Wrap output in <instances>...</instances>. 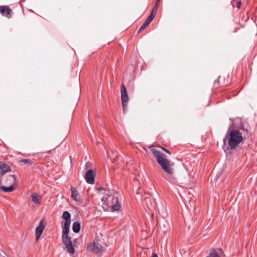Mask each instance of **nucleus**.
I'll use <instances>...</instances> for the list:
<instances>
[{
    "label": "nucleus",
    "mask_w": 257,
    "mask_h": 257,
    "mask_svg": "<svg viewBox=\"0 0 257 257\" xmlns=\"http://www.w3.org/2000/svg\"><path fill=\"white\" fill-rule=\"evenodd\" d=\"M62 217L63 219L62 222V242L66 246L67 252L71 255L74 253L75 249L72 245L71 238L68 236L71 224V215L68 211H65L63 213Z\"/></svg>",
    "instance_id": "f257e3e1"
},
{
    "label": "nucleus",
    "mask_w": 257,
    "mask_h": 257,
    "mask_svg": "<svg viewBox=\"0 0 257 257\" xmlns=\"http://www.w3.org/2000/svg\"><path fill=\"white\" fill-rule=\"evenodd\" d=\"M101 193L104 194L101 198V201L106 203L108 206L111 207L113 211H118L120 207L118 202V198L113 195V191L105 189L103 188H99L98 189Z\"/></svg>",
    "instance_id": "f03ea898"
},
{
    "label": "nucleus",
    "mask_w": 257,
    "mask_h": 257,
    "mask_svg": "<svg viewBox=\"0 0 257 257\" xmlns=\"http://www.w3.org/2000/svg\"><path fill=\"white\" fill-rule=\"evenodd\" d=\"M164 171L166 173L165 178L166 180L171 183L176 182L174 177V163L173 162H158Z\"/></svg>",
    "instance_id": "7ed1b4c3"
},
{
    "label": "nucleus",
    "mask_w": 257,
    "mask_h": 257,
    "mask_svg": "<svg viewBox=\"0 0 257 257\" xmlns=\"http://www.w3.org/2000/svg\"><path fill=\"white\" fill-rule=\"evenodd\" d=\"M242 134L237 130H232L229 134L228 148L231 150L235 149L242 141Z\"/></svg>",
    "instance_id": "20e7f679"
},
{
    "label": "nucleus",
    "mask_w": 257,
    "mask_h": 257,
    "mask_svg": "<svg viewBox=\"0 0 257 257\" xmlns=\"http://www.w3.org/2000/svg\"><path fill=\"white\" fill-rule=\"evenodd\" d=\"M86 172L84 176L86 182L90 184L94 183V172L95 171V167L91 163L87 162L85 165Z\"/></svg>",
    "instance_id": "39448f33"
},
{
    "label": "nucleus",
    "mask_w": 257,
    "mask_h": 257,
    "mask_svg": "<svg viewBox=\"0 0 257 257\" xmlns=\"http://www.w3.org/2000/svg\"><path fill=\"white\" fill-rule=\"evenodd\" d=\"M101 243L102 241L100 239L95 238L92 243L88 245V249L96 254H99L104 248Z\"/></svg>",
    "instance_id": "423d86ee"
},
{
    "label": "nucleus",
    "mask_w": 257,
    "mask_h": 257,
    "mask_svg": "<svg viewBox=\"0 0 257 257\" xmlns=\"http://www.w3.org/2000/svg\"><path fill=\"white\" fill-rule=\"evenodd\" d=\"M191 180L189 175L185 173L183 175L179 176L178 179H176L175 184L179 183L182 186L187 187H189L191 184Z\"/></svg>",
    "instance_id": "0eeeda50"
},
{
    "label": "nucleus",
    "mask_w": 257,
    "mask_h": 257,
    "mask_svg": "<svg viewBox=\"0 0 257 257\" xmlns=\"http://www.w3.org/2000/svg\"><path fill=\"white\" fill-rule=\"evenodd\" d=\"M121 97L122 107L124 111H125L127 107V102L128 101V96L127 93L126 88L124 84H122L121 86Z\"/></svg>",
    "instance_id": "6e6552de"
},
{
    "label": "nucleus",
    "mask_w": 257,
    "mask_h": 257,
    "mask_svg": "<svg viewBox=\"0 0 257 257\" xmlns=\"http://www.w3.org/2000/svg\"><path fill=\"white\" fill-rule=\"evenodd\" d=\"M45 227V224L43 220H41L39 224V226L36 228L35 230L36 240L38 241L40 238L42 233H43Z\"/></svg>",
    "instance_id": "1a4fd4ad"
},
{
    "label": "nucleus",
    "mask_w": 257,
    "mask_h": 257,
    "mask_svg": "<svg viewBox=\"0 0 257 257\" xmlns=\"http://www.w3.org/2000/svg\"><path fill=\"white\" fill-rule=\"evenodd\" d=\"M151 151L157 160V161H168L166 156L162 152L157 150L156 149L153 148L151 149Z\"/></svg>",
    "instance_id": "9d476101"
},
{
    "label": "nucleus",
    "mask_w": 257,
    "mask_h": 257,
    "mask_svg": "<svg viewBox=\"0 0 257 257\" xmlns=\"http://www.w3.org/2000/svg\"><path fill=\"white\" fill-rule=\"evenodd\" d=\"M11 167L5 162H0V175L3 176L6 173L10 172Z\"/></svg>",
    "instance_id": "9b49d317"
},
{
    "label": "nucleus",
    "mask_w": 257,
    "mask_h": 257,
    "mask_svg": "<svg viewBox=\"0 0 257 257\" xmlns=\"http://www.w3.org/2000/svg\"><path fill=\"white\" fill-rule=\"evenodd\" d=\"M12 11L8 6H0V13L4 16L11 17Z\"/></svg>",
    "instance_id": "f8f14e48"
},
{
    "label": "nucleus",
    "mask_w": 257,
    "mask_h": 257,
    "mask_svg": "<svg viewBox=\"0 0 257 257\" xmlns=\"http://www.w3.org/2000/svg\"><path fill=\"white\" fill-rule=\"evenodd\" d=\"M71 197L74 200L79 202L81 201V196L77 190L73 187L71 188Z\"/></svg>",
    "instance_id": "ddd939ff"
},
{
    "label": "nucleus",
    "mask_w": 257,
    "mask_h": 257,
    "mask_svg": "<svg viewBox=\"0 0 257 257\" xmlns=\"http://www.w3.org/2000/svg\"><path fill=\"white\" fill-rule=\"evenodd\" d=\"M32 201L36 204L39 205L41 203L42 197L37 193H33L31 195Z\"/></svg>",
    "instance_id": "4468645a"
},
{
    "label": "nucleus",
    "mask_w": 257,
    "mask_h": 257,
    "mask_svg": "<svg viewBox=\"0 0 257 257\" xmlns=\"http://www.w3.org/2000/svg\"><path fill=\"white\" fill-rule=\"evenodd\" d=\"M16 179L15 175L7 176L4 180V183L7 184L14 185L16 182Z\"/></svg>",
    "instance_id": "2eb2a0df"
},
{
    "label": "nucleus",
    "mask_w": 257,
    "mask_h": 257,
    "mask_svg": "<svg viewBox=\"0 0 257 257\" xmlns=\"http://www.w3.org/2000/svg\"><path fill=\"white\" fill-rule=\"evenodd\" d=\"M154 18L152 17V16L149 15L147 20L145 21L143 25L139 28L138 32H141L143 31L146 27L148 26L151 22L153 20Z\"/></svg>",
    "instance_id": "dca6fc26"
},
{
    "label": "nucleus",
    "mask_w": 257,
    "mask_h": 257,
    "mask_svg": "<svg viewBox=\"0 0 257 257\" xmlns=\"http://www.w3.org/2000/svg\"><path fill=\"white\" fill-rule=\"evenodd\" d=\"M159 3L160 0H157L155 5L153 8L151 14H150V16H152L153 18H155L157 13V10L158 9L159 6Z\"/></svg>",
    "instance_id": "f3484780"
},
{
    "label": "nucleus",
    "mask_w": 257,
    "mask_h": 257,
    "mask_svg": "<svg viewBox=\"0 0 257 257\" xmlns=\"http://www.w3.org/2000/svg\"><path fill=\"white\" fill-rule=\"evenodd\" d=\"M72 229L75 233L79 232L80 230V223L78 221L74 222L73 224Z\"/></svg>",
    "instance_id": "a211bd4d"
},
{
    "label": "nucleus",
    "mask_w": 257,
    "mask_h": 257,
    "mask_svg": "<svg viewBox=\"0 0 257 257\" xmlns=\"http://www.w3.org/2000/svg\"><path fill=\"white\" fill-rule=\"evenodd\" d=\"M14 190L13 185H10L9 187L3 186L2 190L6 192H10Z\"/></svg>",
    "instance_id": "6ab92c4d"
},
{
    "label": "nucleus",
    "mask_w": 257,
    "mask_h": 257,
    "mask_svg": "<svg viewBox=\"0 0 257 257\" xmlns=\"http://www.w3.org/2000/svg\"><path fill=\"white\" fill-rule=\"evenodd\" d=\"M231 5L234 7L236 6L237 8H239L241 5V1L235 2V1H232Z\"/></svg>",
    "instance_id": "aec40b11"
},
{
    "label": "nucleus",
    "mask_w": 257,
    "mask_h": 257,
    "mask_svg": "<svg viewBox=\"0 0 257 257\" xmlns=\"http://www.w3.org/2000/svg\"><path fill=\"white\" fill-rule=\"evenodd\" d=\"M209 256H210V257H220L218 253L215 250L212 251Z\"/></svg>",
    "instance_id": "412c9836"
},
{
    "label": "nucleus",
    "mask_w": 257,
    "mask_h": 257,
    "mask_svg": "<svg viewBox=\"0 0 257 257\" xmlns=\"http://www.w3.org/2000/svg\"><path fill=\"white\" fill-rule=\"evenodd\" d=\"M163 150H164V151H165L166 152H167L169 154H171V153H170V152L169 151H168L167 150L164 149V148H162Z\"/></svg>",
    "instance_id": "4be33fe9"
},
{
    "label": "nucleus",
    "mask_w": 257,
    "mask_h": 257,
    "mask_svg": "<svg viewBox=\"0 0 257 257\" xmlns=\"http://www.w3.org/2000/svg\"><path fill=\"white\" fill-rule=\"evenodd\" d=\"M223 145H222V148H223L224 146H225V137L223 139Z\"/></svg>",
    "instance_id": "5701e85b"
},
{
    "label": "nucleus",
    "mask_w": 257,
    "mask_h": 257,
    "mask_svg": "<svg viewBox=\"0 0 257 257\" xmlns=\"http://www.w3.org/2000/svg\"><path fill=\"white\" fill-rule=\"evenodd\" d=\"M152 257H158L156 253H153Z\"/></svg>",
    "instance_id": "b1692460"
},
{
    "label": "nucleus",
    "mask_w": 257,
    "mask_h": 257,
    "mask_svg": "<svg viewBox=\"0 0 257 257\" xmlns=\"http://www.w3.org/2000/svg\"><path fill=\"white\" fill-rule=\"evenodd\" d=\"M21 161H29L27 159H23V160H22Z\"/></svg>",
    "instance_id": "393cba45"
},
{
    "label": "nucleus",
    "mask_w": 257,
    "mask_h": 257,
    "mask_svg": "<svg viewBox=\"0 0 257 257\" xmlns=\"http://www.w3.org/2000/svg\"><path fill=\"white\" fill-rule=\"evenodd\" d=\"M3 186H0V190H2V188H3Z\"/></svg>",
    "instance_id": "a878e982"
},
{
    "label": "nucleus",
    "mask_w": 257,
    "mask_h": 257,
    "mask_svg": "<svg viewBox=\"0 0 257 257\" xmlns=\"http://www.w3.org/2000/svg\"><path fill=\"white\" fill-rule=\"evenodd\" d=\"M25 163H30L31 162H27V161H26L25 162Z\"/></svg>",
    "instance_id": "bb28decb"
},
{
    "label": "nucleus",
    "mask_w": 257,
    "mask_h": 257,
    "mask_svg": "<svg viewBox=\"0 0 257 257\" xmlns=\"http://www.w3.org/2000/svg\"><path fill=\"white\" fill-rule=\"evenodd\" d=\"M206 257H210V256H206Z\"/></svg>",
    "instance_id": "cd10ccee"
}]
</instances>
